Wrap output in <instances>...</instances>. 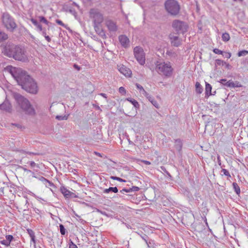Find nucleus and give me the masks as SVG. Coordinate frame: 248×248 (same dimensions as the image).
I'll return each instance as SVG.
<instances>
[{"label":"nucleus","instance_id":"nucleus-1","mask_svg":"<svg viewBox=\"0 0 248 248\" xmlns=\"http://www.w3.org/2000/svg\"><path fill=\"white\" fill-rule=\"evenodd\" d=\"M7 69L23 90L32 94H36L37 93L36 83L25 71L12 66H8Z\"/></svg>","mask_w":248,"mask_h":248},{"label":"nucleus","instance_id":"nucleus-2","mask_svg":"<svg viewBox=\"0 0 248 248\" xmlns=\"http://www.w3.org/2000/svg\"><path fill=\"white\" fill-rule=\"evenodd\" d=\"M13 96L17 104L18 107L25 114L30 115H33L35 114L34 109L26 98L17 93H13Z\"/></svg>","mask_w":248,"mask_h":248},{"label":"nucleus","instance_id":"nucleus-3","mask_svg":"<svg viewBox=\"0 0 248 248\" xmlns=\"http://www.w3.org/2000/svg\"><path fill=\"white\" fill-rule=\"evenodd\" d=\"M156 70L158 74L167 78L170 77L173 71V69L169 62H159L157 61L156 63Z\"/></svg>","mask_w":248,"mask_h":248},{"label":"nucleus","instance_id":"nucleus-4","mask_svg":"<svg viewBox=\"0 0 248 248\" xmlns=\"http://www.w3.org/2000/svg\"><path fill=\"white\" fill-rule=\"evenodd\" d=\"M167 12L171 16H176L180 12V6L176 0H167L164 3Z\"/></svg>","mask_w":248,"mask_h":248},{"label":"nucleus","instance_id":"nucleus-5","mask_svg":"<svg viewBox=\"0 0 248 248\" xmlns=\"http://www.w3.org/2000/svg\"><path fill=\"white\" fill-rule=\"evenodd\" d=\"M90 17L93 19V27L96 31H97V29H99V25L103 21V15L99 12L98 10L92 9L90 11Z\"/></svg>","mask_w":248,"mask_h":248},{"label":"nucleus","instance_id":"nucleus-6","mask_svg":"<svg viewBox=\"0 0 248 248\" xmlns=\"http://www.w3.org/2000/svg\"><path fill=\"white\" fill-rule=\"evenodd\" d=\"M2 21L6 29L11 31H13L16 28V24L14 19L8 14H3Z\"/></svg>","mask_w":248,"mask_h":248},{"label":"nucleus","instance_id":"nucleus-7","mask_svg":"<svg viewBox=\"0 0 248 248\" xmlns=\"http://www.w3.org/2000/svg\"><path fill=\"white\" fill-rule=\"evenodd\" d=\"M172 26L177 34H184L187 31L188 26L187 24L182 21L174 20L172 22Z\"/></svg>","mask_w":248,"mask_h":248},{"label":"nucleus","instance_id":"nucleus-8","mask_svg":"<svg viewBox=\"0 0 248 248\" xmlns=\"http://www.w3.org/2000/svg\"><path fill=\"white\" fill-rule=\"evenodd\" d=\"M15 45L7 42L6 44H2L0 45L2 53L9 58H12L13 56V53L16 47Z\"/></svg>","mask_w":248,"mask_h":248},{"label":"nucleus","instance_id":"nucleus-9","mask_svg":"<svg viewBox=\"0 0 248 248\" xmlns=\"http://www.w3.org/2000/svg\"><path fill=\"white\" fill-rule=\"evenodd\" d=\"M134 55L138 62L141 65L145 63V55L143 49L140 46H136L134 48Z\"/></svg>","mask_w":248,"mask_h":248},{"label":"nucleus","instance_id":"nucleus-10","mask_svg":"<svg viewBox=\"0 0 248 248\" xmlns=\"http://www.w3.org/2000/svg\"><path fill=\"white\" fill-rule=\"evenodd\" d=\"M12 58L16 60L24 62L27 59L24 49L18 46H16Z\"/></svg>","mask_w":248,"mask_h":248},{"label":"nucleus","instance_id":"nucleus-11","mask_svg":"<svg viewBox=\"0 0 248 248\" xmlns=\"http://www.w3.org/2000/svg\"><path fill=\"white\" fill-rule=\"evenodd\" d=\"M169 38L172 46L178 47L181 45V39L178 36H175L174 34L170 33L169 36Z\"/></svg>","mask_w":248,"mask_h":248},{"label":"nucleus","instance_id":"nucleus-12","mask_svg":"<svg viewBox=\"0 0 248 248\" xmlns=\"http://www.w3.org/2000/svg\"><path fill=\"white\" fill-rule=\"evenodd\" d=\"M0 110H4L8 112H11L12 110V107L10 101L7 99H5L2 104H0Z\"/></svg>","mask_w":248,"mask_h":248},{"label":"nucleus","instance_id":"nucleus-13","mask_svg":"<svg viewBox=\"0 0 248 248\" xmlns=\"http://www.w3.org/2000/svg\"><path fill=\"white\" fill-rule=\"evenodd\" d=\"M118 69L121 73L123 74L125 77H130L132 74V72L130 69L124 65H118Z\"/></svg>","mask_w":248,"mask_h":248},{"label":"nucleus","instance_id":"nucleus-14","mask_svg":"<svg viewBox=\"0 0 248 248\" xmlns=\"http://www.w3.org/2000/svg\"><path fill=\"white\" fill-rule=\"evenodd\" d=\"M60 191L66 198L70 197H77L75 194L68 190L64 186H62L60 187Z\"/></svg>","mask_w":248,"mask_h":248},{"label":"nucleus","instance_id":"nucleus-15","mask_svg":"<svg viewBox=\"0 0 248 248\" xmlns=\"http://www.w3.org/2000/svg\"><path fill=\"white\" fill-rule=\"evenodd\" d=\"M119 40L123 47L126 48L129 46V40L126 35H120L119 37Z\"/></svg>","mask_w":248,"mask_h":248},{"label":"nucleus","instance_id":"nucleus-16","mask_svg":"<svg viewBox=\"0 0 248 248\" xmlns=\"http://www.w3.org/2000/svg\"><path fill=\"white\" fill-rule=\"evenodd\" d=\"M106 25L110 31H115L117 30V26L113 21L108 20L106 21Z\"/></svg>","mask_w":248,"mask_h":248},{"label":"nucleus","instance_id":"nucleus-17","mask_svg":"<svg viewBox=\"0 0 248 248\" xmlns=\"http://www.w3.org/2000/svg\"><path fill=\"white\" fill-rule=\"evenodd\" d=\"M182 146L183 143L181 139H178L175 140L174 147L179 153H180L182 151Z\"/></svg>","mask_w":248,"mask_h":248},{"label":"nucleus","instance_id":"nucleus-18","mask_svg":"<svg viewBox=\"0 0 248 248\" xmlns=\"http://www.w3.org/2000/svg\"><path fill=\"white\" fill-rule=\"evenodd\" d=\"M145 96L147 97L148 100L154 105L156 108H159V104L154 99V98L151 96L149 93H147Z\"/></svg>","mask_w":248,"mask_h":248},{"label":"nucleus","instance_id":"nucleus-19","mask_svg":"<svg viewBox=\"0 0 248 248\" xmlns=\"http://www.w3.org/2000/svg\"><path fill=\"white\" fill-rule=\"evenodd\" d=\"M212 90V86L211 85L205 82V95L207 96H209L210 95H214V93H211Z\"/></svg>","mask_w":248,"mask_h":248},{"label":"nucleus","instance_id":"nucleus-20","mask_svg":"<svg viewBox=\"0 0 248 248\" xmlns=\"http://www.w3.org/2000/svg\"><path fill=\"white\" fill-rule=\"evenodd\" d=\"M118 192L117 187H109L108 188H106L103 190L104 193H108L109 192H113L116 193Z\"/></svg>","mask_w":248,"mask_h":248},{"label":"nucleus","instance_id":"nucleus-21","mask_svg":"<svg viewBox=\"0 0 248 248\" xmlns=\"http://www.w3.org/2000/svg\"><path fill=\"white\" fill-rule=\"evenodd\" d=\"M219 82L227 87L231 88V86L232 85V81L231 80L227 81L226 79H221L219 81Z\"/></svg>","mask_w":248,"mask_h":248},{"label":"nucleus","instance_id":"nucleus-22","mask_svg":"<svg viewBox=\"0 0 248 248\" xmlns=\"http://www.w3.org/2000/svg\"><path fill=\"white\" fill-rule=\"evenodd\" d=\"M31 23L34 25L36 26V27L37 28V29L39 31H42V25L39 24L38 23V22L37 21V20L35 19H33V18H31Z\"/></svg>","mask_w":248,"mask_h":248},{"label":"nucleus","instance_id":"nucleus-23","mask_svg":"<svg viewBox=\"0 0 248 248\" xmlns=\"http://www.w3.org/2000/svg\"><path fill=\"white\" fill-rule=\"evenodd\" d=\"M232 186L234 191L235 192L236 194L239 196L241 192L240 187L239 186L238 184L235 182H233L232 183Z\"/></svg>","mask_w":248,"mask_h":248},{"label":"nucleus","instance_id":"nucleus-24","mask_svg":"<svg viewBox=\"0 0 248 248\" xmlns=\"http://www.w3.org/2000/svg\"><path fill=\"white\" fill-rule=\"evenodd\" d=\"M126 100L130 102L136 108H138L140 107L139 103L135 99L130 98H127Z\"/></svg>","mask_w":248,"mask_h":248},{"label":"nucleus","instance_id":"nucleus-25","mask_svg":"<svg viewBox=\"0 0 248 248\" xmlns=\"http://www.w3.org/2000/svg\"><path fill=\"white\" fill-rule=\"evenodd\" d=\"M195 87H196V92L197 93L200 94L202 93L203 91L202 87L201 84L197 82L195 84Z\"/></svg>","mask_w":248,"mask_h":248},{"label":"nucleus","instance_id":"nucleus-26","mask_svg":"<svg viewBox=\"0 0 248 248\" xmlns=\"http://www.w3.org/2000/svg\"><path fill=\"white\" fill-rule=\"evenodd\" d=\"M8 38V35L5 32L0 31V42L6 40Z\"/></svg>","mask_w":248,"mask_h":248},{"label":"nucleus","instance_id":"nucleus-27","mask_svg":"<svg viewBox=\"0 0 248 248\" xmlns=\"http://www.w3.org/2000/svg\"><path fill=\"white\" fill-rule=\"evenodd\" d=\"M230 39V35L228 33L225 32L222 34V39L224 42L228 41Z\"/></svg>","mask_w":248,"mask_h":248},{"label":"nucleus","instance_id":"nucleus-28","mask_svg":"<svg viewBox=\"0 0 248 248\" xmlns=\"http://www.w3.org/2000/svg\"><path fill=\"white\" fill-rule=\"evenodd\" d=\"M59 227L60 233H61L62 235H64L66 232L64 226H63V225L60 224Z\"/></svg>","mask_w":248,"mask_h":248},{"label":"nucleus","instance_id":"nucleus-29","mask_svg":"<svg viewBox=\"0 0 248 248\" xmlns=\"http://www.w3.org/2000/svg\"><path fill=\"white\" fill-rule=\"evenodd\" d=\"M56 22L58 24H59V25H61V26H62V27H63L64 28H65L67 30H70V28L67 26V25H65V24H64L61 20H60L59 19H56Z\"/></svg>","mask_w":248,"mask_h":248},{"label":"nucleus","instance_id":"nucleus-30","mask_svg":"<svg viewBox=\"0 0 248 248\" xmlns=\"http://www.w3.org/2000/svg\"><path fill=\"white\" fill-rule=\"evenodd\" d=\"M146 244L149 248H154L155 243L153 240L149 239V240Z\"/></svg>","mask_w":248,"mask_h":248},{"label":"nucleus","instance_id":"nucleus-31","mask_svg":"<svg viewBox=\"0 0 248 248\" xmlns=\"http://www.w3.org/2000/svg\"><path fill=\"white\" fill-rule=\"evenodd\" d=\"M39 19L40 22H43L47 25H48V24L50 23L48 21L44 16H39Z\"/></svg>","mask_w":248,"mask_h":248},{"label":"nucleus","instance_id":"nucleus-32","mask_svg":"<svg viewBox=\"0 0 248 248\" xmlns=\"http://www.w3.org/2000/svg\"><path fill=\"white\" fill-rule=\"evenodd\" d=\"M68 118V116L66 115H57L56 117V119L59 121L66 120Z\"/></svg>","mask_w":248,"mask_h":248},{"label":"nucleus","instance_id":"nucleus-33","mask_svg":"<svg viewBox=\"0 0 248 248\" xmlns=\"http://www.w3.org/2000/svg\"><path fill=\"white\" fill-rule=\"evenodd\" d=\"M136 86L137 87V88L139 89L140 91H141L143 94L145 95L147 94V93L145 91L142 86H141L140 84L137 83L136 84Z\"/></svg>","mask_w":248,"mask_h":248},{"label":"nucleus","instance_id":"nucleus-34","mask_svg":"<svg viewBox=\"0 0 248 248\" xmlns=\"http://www.w3.org/2000/svg\"><path fill=\"white\" fill-rule=\"evenodd\" d=\"M221 172H223V174L226 176L228 177L227 179H228L229 178H230L231 177V176L229 172V171L226 170V169H222L221 170Z\"/></svg>","mask_w":248,"mask_h":248},{"label":"nucleus","instance_id":"nucleus-35","mask_svg":"<svg viewBox=\"0 0 248 248\" xmlns=\"http://www.w3.org/2000/svg\"><path fill=\"white\" fill-rule=\"evenodd\" d=\"M248 54V51L246 50H241L238 52L237 55L238 57H241L242 56H245Z\"/></svg>","mask_w":248,"mask_h":248},{"label":"nucleus","instance_id":"nucleus-36","mask_svg":"<svg viewBox=\"0 0 248 248\" xmlns=\"http://www.w3.org/2000/svg\"><path fill=\"white\" fill-rule=\"evenodd\" d=\"M226 63L225 62H224L223 61L220 60V59H217L216 60V65H224V64Z\"/></svg>","mask_w":248,"mask_h":248},{"label":"nucleus","instance_id":"nucleus-37","mask_svg":"<svg viewBox=\"0 0 248 248\" xmlns=\"http://www.w3.org/2000/svg\"><path fill=\"white\" fill-rule=\"evenodd\" d=\"M110 179H112V180H117L119 182H126V181L124 179H123L120 177H117V176H110Z\"/></svg>","mask_w":248,"mask_h":248},{"label":"nucleus","instance_id":"nucleus-38","mask_svg":"<svg viewBox=\"0 0 248 248\" xmlns=\"http://www.w3.org/2000/svg\"><path fill=\"white\" fill-rule=\"evenodd\" d=\"M232 85L231 86V88H235V87H242V85L238 81H235V82H233L232 81Z\"/></svg>","mask_w":248,"mask_h":248},{"label":"nucleus","instance_id":"nucleus-39","mask_svg":"<svg viewBox=\"0 0 248 248\" xmlns=\"http://www.w3.org/2000/svg\"><path fill=\"white\" fill-rule=\"evenodd\" d=\"M69 248H78L77 245L71 240H69Z\"/></svg>","mask_w":248,"mask_h":248},{"label":"nucleus","instance_id":"nucleus-40","mask_svg":"<svg viewBox=\"0 0 248 248\" xmlns=\"http://www.w3.org/2000/svg\"><path fill=\"white\" fill-rule=\"evenodd\" d=\"M5 237H6V239H7V240L8 241V242L10 244L11 243V242L12 241H13V240L14 239L13 236L12 235H10V234L6 235Z\"/></svg>","mask_w":248,"mask_h":248},{"label":"nucleus","instance_id":"nucleus-41","mask_svg":"<svg viewBox=\"0 0 248 248\" xmlns=\"http://www.w3.org/2000/svg\"><path fill=\"white\" fill-rule=\"evenodd\" d=\"M0 243L3 245L5 246L6 247H9L10 245L6 239V240L0 241Z\"/></svg>","mask_w":248,"mask_h":248},{"label":"nucleus","instance_id":"nucleus-42","mask_svg":"<svg viewBox=\"0 0 248 248\" xmlns=\"http://www.w3.org/2000/svg\"><path fill=\"white\" fill-rule=\"evenodd\" d=\"M213 51L215 53L217 54H221L222 55L223 54V51L219 50L218 48H214Z\"/></svg>","mask_w":248,"mask_h":248},{"label":"nucleus","instance_id":"nucleus-43","mask_svg":"<svg viewBox=\"0 0 248 248\" xmlns=\"http://www.w3.org/2000/svg\"><path fill=\"white\" fill-rule=\"evenodd\" d=\"M97 31H96V32L98 34H99L100 36H102L103 35H105V32H104V31L102 29H100L99 27V29H97Z\"/></svg>","mask_w":248,"mask_h":248},{"label":"nucleus","instance_id":"nucleus-44","mask_svg":"<svg viewBox=\"0 0 248 248\" xmlns=\"http://www.w3.org/2000/svg\"><path fill=\"white\" fill-rule=\"evenodd\" d=\"M27 231L31 237L33 235H35L34 232L31 229H28Z\"/></svg>","mask_w":248,"mask_h":248},{"label":"nucleus","instance_id":"nucleus-45","mask_svg":"<svg viewBox=\"0 0 248 248\" xmlns=\"http://www.w3.org/2000/svg\"><path fill=\"white\" fill-rule=\"evenodd\" d=\"M45 185L46 187L55 186V185H54V184L53 183H52L51 182H50V181H49L48 180H47V182H46Z\"/></svg>","mask_w":248,"mask_h":248},{"label":"nucleus","instance_id":"nucleus-46","mask_svg":"<svg viewBox=\"0 0 248 248\" xmlns=\"http://www.w3.org/2000/svg\"><path fill=\"white\" fill-rule=\"evenodd\" d=\"M141 237L143 240H144L145 243H147V241L149 240V237L145 234H143V235H141Z\"/></svg>","mask_w":248,"mask_h":248},{"label":"nucleus","instance_id":"nucleus-47","mask_svg":"<svg viewBox=\"0 0 248 248\" xmlns=\"http://www.w3.org/2000/svg\"><path fill=\"white\" fill-rule=\"evenodd\" d=\"M124 192H126V193L131 192V191L130 188H124L120 191V192L123 194H124Z\"/></svg>","mask_w":248,"mask_h":248},{"label":"nucleus","instance_id":"nucleus-48","mask_svg":"<svg viewBox=\"0 0 248 248\" xmlns=\"http://www.w3.org/2000/svg\"><path fill=\"white\" fill-rule=\"evenodd\" d=\"M222 55L225 58H226L227 59L230 58L231 57V54L230 53L226 52H223V54H222Z\"/></svg>","mask_w":248,"mask_h":248},{"label":"nucleus","instance_id":"nucleus-49","mask_svg":"<svg viewBox=\"0 0 248 248\" xmlns=\"http://www.w3.org/2000/svg\"><path fill=\"white\" fill-rule=\"evenodd\" d=\"M119 92L122 94H125L126 93V90L125 88L123 87H121L119 89Z\"/></svg>","mask_w":248,"mask_h":248},{"label":"nucleus","instance_id":"nucleus-50","mask_svg":"<svg viewBox=\"0 0 248 248\" xmlns=\"http://www.w3.org/2000/svg\"><path fill=\"white\" fill-rule=\"evenodd\" d=\"M130 189L131 192H136L140 190V188L136 186H133Z\"/></svg>","mask_w":248,"mask_h":248},{"label":"nucleus","instance_id":"nucleus-51","mask_svg":"<svg viewBox=\"0 0 248 248\" xmlns=\"http://www.w3.org/2000/svg\"><path fill=\"white\" fill-rule=\"evenodd\" d=\"M162 170H163L164 172H165L168 176L171 177L170 173L166 170V168L164 166H161L160 167Z\"/></svg>","mask_w":248,"mask_h":248},{"label":"nucleus","instance_id":"nucleus-52","mask_svg":"<svg viewBox=\"0 0 248 248\" xmlns=\"http://www.w3.org/2000/svg\"><path fill=\"white\" fill-rule=\"evenodd\" d=\"M39 180L42 181L44 184H46V182H47V179L43 176H41L39 178Z\"/></svg>","mask_w":248,"mask_h":248},{"label":"nucleus","instance_id":"nucleus-53","mask_svg":"<svg viewBox=\"0 0 248 248\" xmlns=\"http://www.w3.org/2000/svg\"><path fill=\"white\" fill-rule=\"evenodd\" d=\"M31 241L33 242V244H34V248H36V241H35V235H33L32 236H31Z\"/></svg>","mask_w":248,"mask_h":248},{"label":"nucleus","instance_id":"nucleus-54","mask_svg":"<svg viewBox=\"0 0 248 248\" xmlns=\"http://www.w3.org/2000/svg\"><path fill=\"white\" fill-rule=\"evenodd\" d=\"M22 169L24 170V171L27 172H31L32 174H34V172L31 171V170L27 169V168L25 167H22Z\"/></svg>","mask_w":248,"mask_h":248},{"label":"nucleus","instance_id":"nucleus-55","mask_svg":"<svg viewBox=\"0 0 248 248\" xmlns=\"http://www.w3.org/2000/svg\"><path fill=\"white\" fill-rule=\"evenodd\" d=\"M67 11H68L69 13H71L73 15H75L76 13L75 10L74 9L70 8L68 9Z\"/></svg>","mask_w":248,"mask_h":248},{"label":"nucleus","instance_id":"nucleus-56","mask_svg":"<svg viewBox=\"0 0 248 248\" xmlns=\"http://www.w3.org/2000/svg\"><path fill=\"white\" fill-rule=\"evenodd\" d=\"M74 67L78 71H79L81 69V67L76 64H74Z\"/></svg>","mask_w":248,"mask_h":248},{"label":"nucleus","instance_id":"nucleus-57","mask_svg":"<svg viewBox=\"0 0 248 248\" xmlns=\"http://www.w3.org/2000/svg\"><path fill=\"white\" fill-rule=\"evenodd\" d=\"M42 31V35L44 36H46L47 35L46 34V30L45 29H43L42 28V31Z\"/></svg>","mask_w":248,"mask_h":248},{"label":"nucleus","instance_id":"nucleus-58","mask_svg":"<svg viewBox=\"0 0 248 248\" xmlns=\"http://www.w3.org/2000/svg\"><path fill=\"white\" fill-rule=\"evenodd\" d=\"M30 165L31 167H34L37 166L36 164L34 161H31L30 162Z\"/></svg>","mask_w":248,"mask_h":248},{"label":"nucleus","instance_id":"nucleus-59","mask_svg":"<svg viewBox=\"0 0 248 248\" xmlns=\"http://www.w3.org/2000/svg\"><path fill=\"white\" fill-rule=\"evenodd\" d=\"M224 65H225L226 68H227L228 69H230L232 67L231 65H230L229 63H227L226 62V63H224Z\"/></svg>","mask_w":248,"mask_h":248},{"label":"nucleus","instance_id":"nucleus-60","mask_svg":"<svg viewBox=\"0 0 248 248\" xmlns=\"http://www.w3.org/2000/svg\"><path fill=\"white\" fill-rule=\"evenodd\" d=\"M44 37L47 42H50L51 41V38L49 36L46 35V36H44Z\"/></svg>","mask_w":248,"mask_h":248},{"label":"nucleus","instance_id":"nucleus-61","mask_svg":"<svg viewBox=\"0 0 248 248\" xmlns=\"http://www.w3.org/2000/svg\"><path fill=\"white\" fill-rule=\"evenodd\" d=\"M12 125L16 126L18 128H21L22 127L21 125L18 124H12Z\"/></svg>","mask_w":248,"mask_h":248},{"label":"nucleus","instance_id":"nucleus-62","mask_svg":"<svg viewBox=\"0 0 248 248\" xmlns=\"http://www.w3.org/2000/svg\"><path fill=\"white\" fill-rule=\"evenodd\" d=\"M100 95L102 96H103V97L105 98H107V94L106 93H100Z\"/></svg>","mask_w":248,"mask_h":248},{"label":"nucleus","instance_id":"nucleus-63","mask_svg":"<svg viewBox=\"0 0 248 248\" xmlns=\"http://www.w3.org/2000/svg\"><path fill=\"white\" fill-rule=\"evenodd\" d=\"M217 159L218 160V165L219 166H221V161H220V156L219 155L217 156Z\"/></svg>","mask_w":248,"mask_h":248},{"label":"nucleus","instance_id":"nucleus-64","mask_svg":"<svg viewBox=\"0 0 248 248\" xmlns=\"http://www.w3.org/2000/svg\"><path fill=\"white\" fill-rule=\"evenodd\" d=\"M122 222H123V224H124L126 225V226L127 227V228H131V226H130V225H129V224H126V223H124L123 221H122Z\"/></svg>","mask_w":248,"mask_h":248}]
</instances>
